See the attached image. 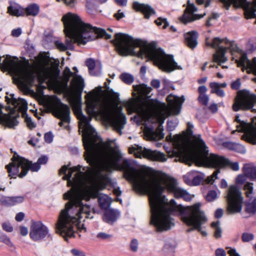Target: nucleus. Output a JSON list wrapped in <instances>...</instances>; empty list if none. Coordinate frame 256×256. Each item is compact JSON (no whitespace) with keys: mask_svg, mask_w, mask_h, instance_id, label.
<instances>
[{"mask_svg":"<svg viewBox=\"0 0 256 256\" xmlns=\"http://www.w3.org/2000/svg\"><path fill=\"white\" fill-rule=\"evenodd\" d=\"M184 40L187 46L191 48H194L197 44L198 34L196 32H189L184 34Z\"/></svg>","mask_w":256,"mask_h":256,"instance_id":"obj_31","label":"nucleus"},{"mask_svg":"<svg viewBox=\"0 0 256 256\" xmlns=\"http://www.w3.org/2000/svg\"><path fill=\"white\" fill-rule=\"evenodd\" d=\"M228 249V253L229 254V256H240L236 252L235 249L227 248Z\"/></svg>","mask_w":256,"mask_h":256,"instance_id":"obj_64","label":"nucleus"},{"mask_svg":"<svg viewBox=\"0 0 256 256\" xmlns=\"http://www.w3.org/2000/svg\"><path fill=\"white\" fill-rule=\"evenodd\" d=\"M96 238L100 240H110L112 238V235L108 234L104 232H98L96 236Z\"/></svg>","mask_w":256,"mask_h":256,"instance_id":"obj_49","label":"nucleus"},{"mask_svg":"<svg viewBox=\"0 0 256 256\" xmlns=\"http://www.w3.org/2000/svg\"><path fill=\"white\" fill-rule=\"evenodd\" d=\"M36 79V76L34 72L28 70L22 76L20 84L24 88L27 89L34 84Z\"/></svg>","mask_w":256,"mask_h":256,"instance_id":"obj_24","label":"nucleus"},{"mask_svg":"<svg viewBox=\"0 0 256 256\" xmlns=\"http://www.w3.org/2000/svg\"><path fill=\"white\" fill-rule=\"evenodd\" d=\"M64 24V32L66 36V44L60 40L54 42L56 47L61 51L68 49H74V44L79 43L85 44L88 42L102 38L106 40L111 38V35L105 30L93 26L89 24L84 23L76 14L68 12L62 18Z\"/></svg>","mask_w":256,"mask_h":256,"instance_id":"obj_3","label":"nucleus"},{"mask_svg":"<svg viewBox=\"0 0 256 256\" xmlns=\"http://www.w3.org/2000/svg\"><path fill=\"white\" fill-rule=\"evenodd\" d=\"M206 44L216 49V52L214 54L213 60L222 68H228V66L222 65L228 60L225 56L227 50H230L236 58V62L238 67H242V71L246 70L248 74L252 73L256 76V58L252 60L248 59L246 54L242 50L238 48L237 45L234 42H230L226 38H214L212 41L208 38L206 40ZM252 80L256 82V78H252Z\"/></svg>","mask_w":256,"mask_h":256,"instance_id":"obj_4","label":"nucleus"},{"mask_svg":"<svg viewBox=\"0 0 256 256\" xmlns=\"http://www.w3.org/2000/svg\"><path fill=\"white\" fill-rule=\"evenodd\" d=\"M132 87L133 98L124 102L122 104L126 108L129 114L136 113L132 119L138 125H142V136L144 138V84L134 85Z\"/></svg>","mask_w":256,"mask_h":256,"instance_id":"obj_10","label":"nucleus"},{"mask_svg":"<svg viewBox=\"0 0 256 256\" xmlns=\"http://www.w3.org/2000/svg\"><path fill=\"white\" fill-rule=\"evenodd\" d=\"M64 198L69 201L66 203L65 208L60 213V230H66L69 234H72V226L66 227L68 222V218H70L74 222H76L78 218H82V214H86L90 211V207L88 204H84L82 199L78 194L72 190L68 191L64 194ZM64 231H62V234Z\"/></svg>","mask_w":256,"mask_h":256,"instance_id":"obj_7","label":"nucleus"},{"mask_svg":"<svg viewBox=\"0 0 256 256\" xmlns=\"http://www.w3.org/2000/svg\"><path fill=\"white\" fill-rule=\"evenodd\" d=\"M133 9L137 12L144 14V4H140L138 2H134L132 4Z\"/></svg>","mask_w":256,"mask_h":256,"instance_id":"obj_46","label":"nucleus"},{"mask_svg":"<svg viewBox=\"0 0 256 256\" xmlns=\"http://www.w3.org/2000/svg\"><path fill=\"white\" fill-rule=\"evenodd\" d=\"M54 136L51 132H46L44 136V140L48 144L51 143L53 140Z\"/></svg>","mask_w":256,"mask_h":256,"instance_id":"obj_57","label":"nucleus"},{"mask_svg":"<svg viewBox=\"0 0 256 256\" xmlns=\"http://www.w3.org/2000/svg\"><path fill=\"white\" fill-rule=\"evenodd\" d=\"M81 218H78V221L75 223L73 222V220H71L70 218H68V222L66 224V228H68L70 226H72V234L71 236L70 234H69V232H67L66 230H64V234H62V230H60V215L59 216L58 220V222L56 224V232L58 233L62 236L64 240L66 241L68 240V238H74L75 234V232L74 230V226H76L77 228V229L79 230V232H81L82 230H84V232L86 231V228L84 226V224L80 225V220Z\"/></svg>","mask_w":256,"mask_h":256,"instance_id":"obj_21","label":"nucleus"},{"mask_svg":"<svg viewBox=\"0 0 256 256\" xmlns=\"http://www.w3.org/2000/svg\"><path fill=\"white\" fill-rule=\"evenodd\" d=\"M226 212L228 214L240 213L242 210L244 197L241 191L236 186H230L226 196Z\"/></svg>","mask_w":256,"mask_h":256,"instance_id":"obj_13","label":"nucleus"},{"mask_svg":"<svg viewBox=\"0 0 256 256\" xmlns=\"http://www.w3.org/2000/svg\"><path fill=\"white\" fill-rule=\"evenodd\" d=\"M75 82L77 89L80 92H82L84 86V80L80 76H76Z\"/></svg>","mask_w":256,"mask_h":256,"instance_id":"obj_40","label":"nucleus"},{"mask_svg":"<svg viewBox=\"0 0 256 256\" xmlns=\"http://www.w3.org/2000/svg\"><path fill=\"white\" fill-rule=\"evenodd\" d=\"M204 178V176L202 174L197 172H195V174H194V178L192 180V186H197L200 184Z\"/></svg>","mask_w":256,"mask_h":256,"instance_id":"obj_45","label":"nucleus"},{"mask_svg":"<svg viewBox=\"0 0 256 256\" xmlns=\"http://www.w3.org/2000/svg\"><path fill=\"white\" fill-rule=\"evenodd\" d=\"M100 149L96 150L95 152V158L94 162H92L88 160L86 156V152L84 153V156L85 160L91 166L92 168V171L94 175L95 178L100 182L101 184L104 187L111 183V179L109 177L108 174H104V172H109L110 171V168L109 166H98L97 161L98 153Z\"/></svg>","mask_w":256,"mask_h":256,"instance_id":"obj_17","label":"nucleus"},{"mask_svg":"<svg viewBox=\"0 0 256 256\" xmlns=\"http://www.w3.org/2000/svg\"><path fill=\"white\" fill-rule=\"evenodd\" d=\"M254 106H256V95L248 90H242L237 92L232 108L235 112L242 109L251 110L252 112H256V109L253 108Z\"/></svg>","mask_w":256,"mask_h":256,"instance_id":"obj_14","label":"nucleus"},{"mask_svg":"<svg viewBox=\"0 0 256 256\" xmlns=\"http://www.w3.org/2000/svg\"><path fill=\"white\" fill-rule=\"evenodd\" d=\"M48 162V158L46 156H42L40 157L38 160V164L41 166L42 164H46Z\"/></svg>","mask_w":256,"mask_h":256,"instance_id":"obj_60","label":"nucleus"},{"mask_svg":"<svg viewBox=\"0 0 256 256\" xmlns=\"http://www.w3.org/2000/svg\"><path fill=\"white\" fill-rule=\"evenodd\" d=\"M40 6L36 4H31L24 9V16H36L40 12Z\"/></svg>","mask_w":256,"mask_h":256,"instance_id":"obj_35","label":"nucleus"},{"mask_svg":"<svg viewBox=\"0 0 256 256\" xmlns=\"http://www.w3.org/2000/svg\"><path fill=\"white\" fill-rule=\"evenodd\" d=\"M234 149L239 153H245L246 150L242 144H236L234 146Z\"/></svg>","mask_w":256,"mask_h":256,"instance_id":"obj_59","label":"nucleus"},{"mask_svg":"<svg viewBox=\"0 0 256 256\" xmlns=\"http://www.w3.org/2000/svg\"><path fill=\"white\" fill-rule=\"evenodd\" d=\"M218 193L215 190H210L206 196V200L208 202H212L216 200L218 198Z\"/></svg>","mask_w":256,"mask_h":256,"instance_id":"obj_48","label":"nucleus"},{"mask_svg":"<svg viewBox=\"0 0 256 256\" xmlns=\"http://www.w3.org/2000/svg\"><path fill=\"white\" fill-rule=\"evenodd\" d=\"M152 88L145 85V121L152 118L155 122L164 123L170 115H177L180 113L181 106L184 101L182 97L170 94L166 98L168 105L154 99H148V96Z\"/></svg>","mask_w":256,"mask_h":256,"instance_id":"obj_5","label":"nucleus"},{"mask_svg":"<svg viewBox=\"0 0 256 256\" xmlns=\"http://www.w3.org/2000/svg\"><path fill=\"white\" fill-rule=\"evenodd\" d=\"M117 52L122 56H132L143 59L144 40L124 33H116L111 40Z\"/></svg>","mask_w":256,"mask_h":256,"instance_id":"obj_8","label":"nucleus"},{"mask_svg":"<svg viewBox=\"0 0 256 256\" xmlns=\"http://www.w3.org/2000/svg\"><path fill=\"white\" fill-rule=\"evenodd\" d=\"M18 117H19L18 114L16 116H12L10 115L4 114L0 110V122L4 124L8 128H14L18 124L16 119Z\"/></svg>","mask_w":256,"mask_h":256,"instance_id":"obj_28","label":"nucleus"},{"mask_svg":"<svg viewBox=\"0 0 256 256\" xmlns=\"http://www.w3.org/2000/svg\"><path fill=\"white\" fill-rule=\"evenodd\" d=\"M98 103L94 101L90 102L86 105V112L89 116L84 115L81 110H80L78 118L80 120V126L83 128L87 136L86 142L84 145L88 160L94 162L95 158V152L96 149H100L103 142L98 135L95 129L90 124L92 116H96L100 111Z\"/></svg>","mask_w":256,"mask_h":256,"instance_id":"obj_6","label":"nucleus"},{"mask_svg":"<svg viewBox=\"0 0 256 256\" xmlns=\"http://www.w3.org/2000/svg\"><path fill=\"white\" fill-rule=\"evenodd\" d=\"M145 158L160 162H164L167 160L166 156L164 153L147 148H145Z\"/></svg>","mask_w":256,"mask_h":256,"instance_id":"obj_27","label":"nucleus"},{"mask_svg":"<svg viewBox=\"0 0 256 256\" xmlns=\"http://www.w3.org/2000/svg\"><path fill=\"white\" fill-rule=\"evenodd\" d=\"M120 166L124 178L132 184L134 190L144 195V166L139 170L134 160L124 159Z\"/></svg>","mask_w":256,"mask_h":256,"instance_id":"obj_11","label":"nucleus"},{"mask_svg":"<svg viewBox=\"0 0 256 256\" xmlns=\"http://www.w3.org/2000/svg\"><path fill=\"white\" fill-rule=\"evenodd\" d=\"M244 194L247 198L254 197V184L252 182H246L243 186Z\"/></svg>","mask_w":256,"mask_h":256,"instance_id":"obj_36","label":"nucleus"},{"mask_svg":"<svg viewBox=\"0 0 256 256\" xmlns=\"http://www.w3.org/2000/svg\"><path fill=\"white\" fill-rule=\"evenodd\" d=\"M8 12L16 16H24V9L16 3L10 4L8 8Z\"/></svg>","mask_w":256,"mask_h":256,"instance_id":"obj_33","label":"nucleus"},{"mask_svg":"<svg viewBox=\"0 0 256 256\" xmlns=\"http://www.w3.org/2000/svg\"><path fill=\"white\" fill-rule=\"evenodd\" d=\"M99 202L100 206L102 209H106L110 206V204L106 200L100 198Z\"/></svg>","mask_w":256,"mask_h":256,"instance_id":"obj_62","label":"nucleus"},{"mask_svg":"<svg viewBox=\"0 0 256 256\" xmlns=\"http://www.w3.org/2000/svg\"><path fill=\"white\" fill-rule=\"evenodd\" d=\"M122 110V106H118L112 120V126L120 134H122V130L124 128L126 123V116L123 112Z\"/></svg>","mask_w":256,"mask_h":256,"instance_id":"obj_22","label":"nucleus"},{"mask_svg":"<svg viewBox=\"0 0 256 256\" xmlns=\"http://www.w3.org/2000/svg\"><path fill=\"white\" fill-rule=\"evenodd\" d=\"M219 172V170H216L214 172L212 176L207 177V178L206 180V182L208 184H212L213 182L214 181V180L218 178L217 175Z\"/></svg>","mask_w":256,"mask_h":256,"instance_id":"obj_50","label":"nucleus"},{"mask_svg":"<svg viewBox=\"0 0 256 256\" xmlns=\"http://www.w3.org/2000/svg\"><path fill=\"white\" fill-rule=\"evenodd\" d=\"M244 204L245 212L250 216L256 214V196L248 198Z\"/></svg>","mask_w":256,"mask_h":256,"instance_id":"obj_30","label":"nucleus"},{"mask_svg":"<svg viewBox=\"0 0 256 256\" xmlns=\"http://www.w3.org/2000/svg\"><path fill=\"white\" fill-rule=\"evenodd\" d=\"M226 86L227 84L226 82L219 84L216 82H212L210 84V87L211 88V93L215 94L218 96L222 98L224 96L225 93L221 88H226Z\"/></svg>","mask_w":256,"mask_h":256,"instance_id":"obj_29","label":"nucleus"},{"mask_svg":"<svg viewBox=\"0 0 256 256\" xmlns=\"http://www.w3.org/2000/svg\"><path fill=\"white\" fill-rule=\"evenodd\" d=\"M82 166L78 165L72 168H68L67 166H63L59 170V174H64L62 179L68 180V184L73 186H76L80 180L84 172L81 170Z\"/></svg>","mask_w":256,"mask_h":256,"instance_id":"obj_18","label":"nucleus"},{"mask_svg":"<svg viewBox=\"0 0 256 256\" xmlns=\"http://www.w3.org/2000/svg\"><path fill=\"white\" fill-rule=\"evenodd\" d=\"M11 160L12 162L6 166L10 178H16L17 177L23 178L29 170L37 172L41 168L37 162L33 163L32 161L20 156L16 152Z\"/></svg>","mask_w":256,"mask_h":256,"instance_id":"obj_12","label":"nucleus"},{"mask_svg":"<svg viewBox=\"0 0 256 256\" xmlns=\"http://www.w3.org/2000/svg\"><path fill=\"white\" fill-rule=\"evenodd\" d=\"M70 252L74 256H86L82 251L76 248L72 249L70 250Z\"/></svg>","mask_w":256,"mask_h":256,"instance_id":"obj_61","label":"nucleus"},{"mask_svg":"<svg viewBox=\"0 0 256 256\" xmlns=\"http://www.w3.org/2000/svg\"><path fill=\"white\" fill-rule=\"evenodd\" d=\"M24 200V196H2L0 199V203L6 206H12L22 203Z\"/></svg>","mask_w":256,"mask_h":256,"instance_id":"obj_26","label":"nucleus"},{"mask_svg":"<svg viewBox=\"0 0 256 256\" xmlns=\"http://www.w3.org/2000/svg\"><path fill=\"white\" fill-rule=\"evenodd\" d=\"M138 245V240L136 238H133L130 244V250L133 252H137Z\"/></svg>","mask_w":256,"mask_h":256,"instance_id":"obj_52","label":"nucleus"},{"mask_svg":"<svg viewBox=\"0 0 256 256\" xmlns=\"http://www.w3.org/2000/svg\"><path fill=\"white\" fill-rule=\"evenodd\" d=\"M145 57L152 60L163 72H170L176 70H182L175 62L173 56L166 54L158 47L156 42H148L145 40Z\"/></svg>","mask_w":256,"mask_h":256,"instance_id":"obj_9","label":"nucleus"},{"mask_svg":"<svg viewBox=\"0 0 256 256\" xmlns=\"http://www.w3.org/2000/svg\"><path fill=\"white\" fill-rule=\"evenodd\" d=\"M248 178V176L243 172L237 176L235 178V182L238 185H244L246 182H247Z\"/></svg>","mask_w":256,"mask_h":256,"instance_id":"obj_41","label":"nucleus"},{"mask_svg":"<svg viewBox=\"0 0 256 256\" xmlns=\"http://www.w3.org/2000/svg\"><path fill=\"white\" fill-rule=\"evenodd\" d=\"M14 94H10V96H12L14 102L13 104L15 106H16V104H20L21 108L24 111L23 112H26V110L28 109V103L23 98H19V102L18 103L17 100L14 98Z\"/></svg>","mask_w":256,"mask_h":256,"instance_id":"obj_37","label":"nucleus"},{"mask_svg":"<svg viewBox=\"0 0 256 256\" xmlns=\"http://www.w3.org/2000/svg\"><path fill=\"white\" fill-rule=\"evenodd\" d=\"M235 120L238 123L236 131L244 132L242 138L251 144H256V118H253L250 123L240 120L238 116Z\"/></svg>","mask_w":256,"mask_h":256,"instance_id":"obj_15","label":"nucleus"},{"mask_svg":"<svg viewBox=\"0 0 256 256\" xmlns=\"http://www.w3.org/2000/svg\"><path fill=\"white\" fill-rule=\"evenodd\" d=\"M148 130L147 128L145 126V138H147L148 140H157L158 137V136L157 134H156L155 132H151L150 134V136H148Z\"/></svg>","mask_w":256,"mask_h":256,"instance_id":"obj_54","label":"nucleus"},{"mask_svg":"<svg viewBox=\"0 0 256 256\" xmlns=\"http://www.w3.org/2000/svg\"><path fill=\"white\" fill-rule=\"evenodd\" d=\"M0 242L6 244L9 248H14V245L10 238L5 234L0 232Z\"/></svg>","mask_w":256,"mask_h":256,"instance_id":"obj_42","label":"nucleus"},{"mask_svg":"<svg viewBox=\"0 0 256 256\" xmlns=\"http://www.w3.org/2000/svg\"><path fill=\"white\" fill-rule=\"evenodd\" d=\"M198 101L204 105H206L209 100V98L206 94L199 95Z\"/></svg>","mask_w":256,"mask_h":256,"instance_id":"obj_55","label":"nucleus"},{"mask_svg":"<svg viewBox=\"0 0 256 256\" xmlns=\"http://www.w3.org/2000/svg\"><path fill=\"white\" fill-rule=\"evenodd\" d=\"M212 228L214 230V236L218 238L222 236V230L220 226V222L219 221L214 222L211 224Z\"/></svg>","mask_w":256,"mask_h":256,"instance_id":"obj_38","label":"nucleus"},{"mask_svg":"<svg viewBox=\"0 0 256 256\" xmlns=\"http://www.w3.org/2000/svg\"><path fill=\"white\" fill-rule=\"evenodd\" d=\"M2 229L7 232H12L13 230V227L9 222H4L2 224Z\"/></svg>","mask_w":256,"mask_h":256,"instance_id":"obj_56","label":"nucleus"},{"mask_svg":"<svg viewBox=\"0 0 256 256\" xmlns=\"http://www.w3.org/2000/svg\"><path fill=\"white\" fill-rule=\"evenodd\" d=\"M120 212L117 210L110 208L106 210L103 216L104 222L112 225L120 217Z\"/></svg>","mask_w":256,"mask_h":256,"instance_id":"obj_25","label":"nucleus"},{"mask_svg":"<svg viewBox=\"0 0 256 256\" xmlns=\"http://www.w3.org/2000/svg\"><path fill=\"white\" fill-rule=\"evenodd\" d=\"M172 193L176 198L190 201L194 196L178 186L176 179L165 172L145 166V193H147L151 208L150 224L158 230H168L174 226L172 212H178L182 222L186 226H192L194 229L200 230V226L207 222L200 202L183 206L178 204L174 200L169 202L163 195L165 191Z\"/></svg>","mask_w":256,"mask_h":256,"instance_id":"obj_1","label":"nucleus"},{"mask_svg":"<svg viewBox=\"0 0 256 256\" xmlns=\"http://www.w3.org/2000/svg\"><path fill=\"white\" fill-rule=\"evenodd\" d=\"M195 171H192L188 172L184 176V182L190 186L192 185V180L194 178Z\"/></svg>","mask_w":256,"mask_h":256,"instance_id":"obj_44","label":"nucleus"},{"mask_svg":"<svg viewBox=\"0 0 256 256\" xmlns=\"http://www.w3.org/2000/svg\"><path fill=\"white\" fill-rule=\"evenodd\" d=\"M155 22L158 26H162L163 28H166L168 25V23L166 18H158Z\"/></svg>","mask_w":256,"mask_h":256,"instance_id":"obj_53","label":"nucleus"},{"mask_svg":"<svg viewBox=\"0 0 256 256\" xmlns=\"http://www.w3.org/2000/svg\"><path fill=\"white\" fill-rule=\"evenodd\" d=\"M187 4V8L182 16L180 18V20L182 22L186 24L188 22L200 19L202 18L205 14H194V13L197 10L196 7L194 6V4L190 3L189 0H188Z\"/></svg>","mask_w":256,"mask_h":256,"instance_id":"obj_23","label":"nucleus"},{"mask_svg":"<svg viewBox=\"0 0 256 256\" xmlns=\"http://www.w3.org/2000/svg\"><path fill=\"white\" fill-rule=\"evenodd\" d=\"M136 148L134 147L130 148H129V152L130 154H132L133 152L134 153L135 156L136 158H144V152H136Z\"/></svg>","mask_w":256,"mask_h":256,"instance_id":"obj_58","label":"nucleus"},{"mask_svg":"<svg viewBox=\"0 0 256 256\" xmlns=\"http://www.w3.org/2000/svg\"><path fill=\"white\" fill-rule=\"evenodd\" d=\"M155 14L156 12L152 6L145 4V18H148Z\"/></svg>","mask_w":256,"mask_h":256,"instance_id":"obj_47","label":"nucleus"},{"mask_svg":"<svg viewBox=\"0 0 256 256\" xmlns=\"http://www.w3.org/2000/svg\"><path fill=\"white\" fill-rule=\"evenodd\" d=\"M51 108L54 116L62 120L58 124L60 126H62L63 122H70V108L68 105L63 104L60 98H56V102Z\"/></svg>","mask_w":256,"mask_h":256,"instance_id":"obj_19","label":"nucleus"},{"mask_svg":"<svg viewBox=\"0 0 256 256\" xmlns=\"http://www.w3.org/2000/svg\"><path fill=\"white\" fill-rule=\"evenodd\" d=\"M120 78L124 82L127 84H130L134 81L133 76L127 72H124L120 74Z\"/></svg>","mask_w":256,"mask_h":256,"instance_id":"obj_39","label":"nucleus"},{"mask_svg":"<svg viewBox=\"0 0 256 256\" xmlns=\"http://www.w3.org/2000/svg\"><path fill=\"white\" fill-rule=\"evenodd\" d=\"M86 65L88 68L89 73L92 76H98L100 74V68L98 70H94L96 66L94 60L92 58H88L86 60Z\"/></svg>","mask_w":256,"mask_h":256,"instance_id":"obj_34","label":"nucleus"},{"mask_svg":"<svg viewBox=\"0 0 256 256\" xmlns=\"http://www.w3.org/2000/svg\"><path fill=\"white\" fill-rule=\"evenodd\" d=\"M30 236L35 242L44 240L47 236L50 237L48 227L42 222H32L30 228Z\"/></svg>","mask_w":256,"mask_h":256,"instance_id":"obj_20","label":"nucleus"},{"mask_svg":"<svg viewBox=\"0 0 256 256\" xmlns=\"http://www.w3.org/2000/svg\"><path fill=\"white\" fill-rule=\"evenodd\" d=\"M22 116L24 118L27 126L30 128L32 129L36 126V124L32 121V118L26 112H22Z\"/></svg>","mask_w":256,"mask_h":256,"instance_id":"obj_43","label":"nucleus"},{"mask_svg":"<svg viewBox=\"0 0 256 256\" xmlns=\"http://www.w3.org/2000/svg\"><path fill=\"white\" fill-rule=\"evenodd\" d=\"M242 172L249 179L256 180V167L252 164H246L242 168Z\"/></svg>","mask_w":256,"mask_h":256,"instance_id":"obj_32","label":"nucleus"},{"mask_svg":"<svg viewBox=\"0 0 256 256\" xmlns=\"http://www.w3.org/2000/svg\"><path fill=\"white\" fill-rule=\"evenodd\" d=\"M215 254L216 256H226V252L222 248H218L216 250Z\"/></svg>","mask_w":256,"mask_h":256,"instance_id":"obj_63","label":"nucleus"},{"mask_svg":"<svg viewBox=\"0 0 256 256\" xmlns=\"http://www.w3.org/2000/svg\"><path fill=\"white\" fill-rule=\"evenodd\" d=\"M193 125L188 122L186 136L169 135L166 137V140L172 142L174 146L172 151H167L170 157L176 156V162L180 161L189 165L195 162L199 166L219 168L228 166L234 171L239 170L238 162H230L224 156L213 154L208 155L205 144L199 136H194L192 140H188Z\"/></svg>","mask_w":256,"mask_h":256,"instance_id":"obj_2","label":"nucleus"},{"mask_svg":"<svg viewBox=\"0 0 256 256\" xmlns=\"http://www.w3.org/2000/svg\"><path fill=\"white\" fill-rule=\"evenodd\" d=\"M224 6L228 10L232 4L236 8H242L244 10L246 18H256V0L249 2L246 0H220Z\"/></svg>","mask_w":256,"mask_h":256,"instance_id":"obj_16","label":"nucleus"},{"mask_svg":"<svg viewBox=\"0 0 256 256\" xmlns=\"http://www.w3.org/2000/svg\"><path fill=\"white\" fill-rule=\"evenodd\" d=\"M254 238L253 234L248 232H244L242 236V240L244 242H249Z\"/></svg>","mask_w":256,"mask_h":256,"instance_id":"obj_51","label":"nucleus"}]
</instances>
